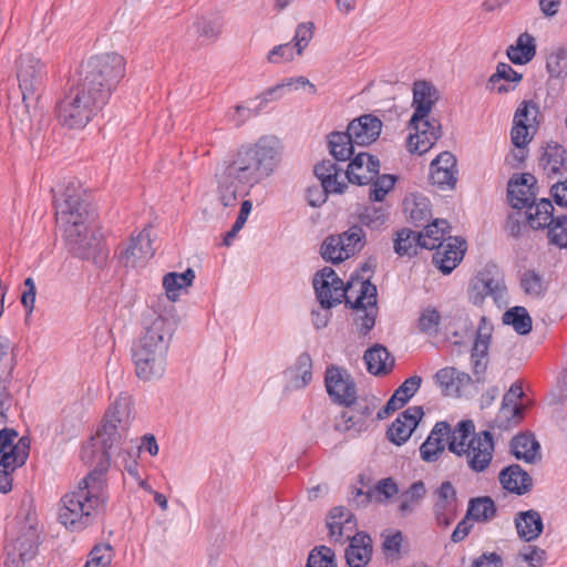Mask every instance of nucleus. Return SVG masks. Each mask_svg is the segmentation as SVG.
<instances>
[{
	"label": "nucleus",
	"mask_w": 567,
	"mask_h": 567,
	"mask_svg": "<svg viewBox=\"0 0 567 567\" xmlns=\"http://www.w3.org/2000/svg\"><path fill=\"white\" fill-rule=\"evenodd\" d=\"M324 385L330 399L340 405L350 406L357 399V385L351 374L337 365H330L324 373Z\"/></svg>",
	"instance_id": "nucleus-11"
},
{
	"label": "nucleus",
	"mask_w": 567,
	"mask_h": 567,
	"mask_svg": "<svg viewBox=\"0 0 567 567\" xmlns=\"http://www.w3.org/2000/svg\"><path fill=\"white\" fill-rule=\"evenodd\" d=\"M474 423L471 420L461 421L454 427L451 429L449 437V450L457 456H462V452L466 449V444L470 441L471 434L474 432Z\"/></svg>",
	"instance_id": "nucleus-44"
},
{
	"label": "nucleus",
	"mask_w": 567,
	"mask_h": 567,
	"mask_svg": "<svg viewBox=\"0 0 567 567\" xmlns=\"http://www.w3.org/2000/svg\"><path fill=\"white\" fill-rule=\"evenodd\" d=\"M313 37V23L305 22L298 24L292 39L293 47L297 49V54H302L303 50L308 47Z\"/></svg>",
	"instance_id": "nucleus-57"
},
{
	"label": "nucleus",
	"mask_w": 567,
	"mask_h": 567,
	"mask_svg": "<svg viewBox=\"0 0 567 567\" xmlns=\"http://www.w3.org/2000/svg\"><path fill=\"white\" fill-rule=\"evenodd\" d=\"M396 177L391 174H378L377 177L370 183V199L374 202H382L386 194L394 187Z\"/></svg>",
	"instance_id": "nucleus-52"
},
{
	"label": "nucleus",
	"mask_w": 567,
	"mask_h": 567,
	"mask_svg": "<svg viewBox=\"0 0 567 567\" xmlns=\"http://www.w3.org/2000/svg\"><path fill=\"white\" fill-rule=\"evenodd\" d=\"M450 224L446 219H435L426 225L423 231L417 233L420 237L421 248L434 249L447 239Z\"/></svg>",
	"instance_id": "nucleus-36"
},
{
	"label": "nucleus",
	"mask_w": 567,
	"mask_h": 567,
	"mask_svg": "<svg viewBox=\"0 0 567 567\" xmlns=\"http://www.w3.org/2000/svg\"><path fill=\"white\" fill-rule=\"evenodd\" d=\"M503 322L509 324L518 334H528L532 331L533 321L526 308L516 306L503 315Z\"/></svg>",
	"instance_id": "nucleus-46"
},
{
	"label": "nucleus",
	"mask_w": 567,
	"mask_h": 567,
	"mask_svg": "<svg viewBox=\"0 0 567 567\" xmlns=\"http://www.w3.org/2000/svg\"><path fill=\"white\" fill-rule=\"evenodd\" d=\"M285 377L292 388L302 389L312 379V360L309 353H301L295 364L285 371Z\"/></svg>",
	"instance_id": "nucleus-34"
},
{
	"label": "nucleus",
	"mask_w": 567,
	"mask_h": 567,
	"mask_svg": "<svg viewBox=\"0 0 567 567\" xmlns=\"http://www.w3.org/2000/svg\"><path fill=\"white\" fill-rule=\"evenodd\" d=\"M517 535L525 542L537 539L544 529L540 514L535 509L518 512L514 518Z\"/></svg>",
	"instance_id": "nucleus-31"
},
{
	"label": "nucleus",
	"mask_w": 567,
	"mask_h": 567,
	"mask_svg": "<svg viewBox=\"0 0 567 567\" xmlns=\"http://www.w3.org/2000/svg\"><path fill=\"white\" fill-rule=\"evenodd\" d=\"M39 533L37 528L28 526L18 537L7 545V567H23L27 561L33 559L38 551Z\"/></svg>",
	"instance_id": "nucleus-16"
},
{
	"label": "nucleus",
	"mask_w": 567,
	"mask_h": 567,
	"mask_svg": "<svg viewBox=\"0 0 567 567\" xmlns=\"http://www.w3.org/2000/svg\"><path fill=\"white\" fill-rule=\"evenodd\" d=\"M487 297H491L499 306L505 302L506 286L498 272L494 274L486 269L480 271L471 281L468 298L473 305L481 306Z\"/></svg>",
	"instance_id": "nucleus-10"
},
{
	"label": "nucleus",
	"mask_w": 567,
	"mask_h": 567,
	"mask_svg": "<svg viewBox=\"0 0 567 567\" xmlns=\"http://www.w3.org/2000/svg\"><path fill=\"white\" fill-rule=\"evenodd\" d=\"M106 103L105 95H96L78 82L58 103V120L69 128H83Z\"/></svg>",
	"instance_id": "nucleus-5"
},
{
	"label": "nucleus",
	"mask_w": 567,
	"mask_h": 567,
	"mask_svg": "<svg viewBox=\"0 0 567 567\" xmlns=\"http://www.w3.org/2000/svg\"><path fill=\"white\" fill-rule=\"evenodd\" d=\"M367 370L374 375L388 374L394 367V358L385 347L375 344L368 349L363 355Z\"/></svg>",
	"instance_id": "nucleus-33"
},
{
	"label": "nucleus",
	"mask_w": 567,
	"mask_h": 567,
	"mask_svg": "<svg viewBox=\"0 0 567 567\" xmlns=\"http://www.w3.org/2000/svg\"><path fill=\"white\" fill-rule=\"evenodd\" d=\"M420 247V237L414 230L402 228L395 233L393 248L400 257H412L417 254Z\"/></svg>",
	"instance_id": "nucleus-43"
},
{
	"label": "nucleus",
	"mask_w": 567,
	"mask_h": 567,
	"mask_svg": "<svg viewBox=\"0 0 567 567\" xmlns=\"http://www.w3.org/2000/svg\"><path fill=\"white\" fill-rule=\"evenodd\" d=\"M313 288L321 307L330 309L342 302L352 309L364 310L377 307V287L369 279H354L344 286L342 279L330 267L322 268L313 278Z\"/></svg>",
	"instance_id": "nucleus-4"
},
{
	"label": "nucleus",
	"mask_w": 567,
	"mask_h": 567,
	"mask_svg": "<svg viewBox=\"0 0 567 567\" xmlns=\"http://www.w3.org/2000/svg\"><path fill=\"white\" fill-rule=\"evenodd\" d=\"M341 241H343V251L346 256L352 257L359 252L365 245V233L359 225H352L346 231L339 234Z\"/></svg>",
	"instance_id": "nucleus-48"
},
{
	"label": "nucleus",
	"mask_w": 567,
	"mask_h": 567,
	"mask_svg": "<svg viewBox=\"0 0 567 567\" xmlns=\"http://www.w3.org/2000/svg\"><path fill=\"white\" fill-rule=\"evenodd\" d=\"M30 452V441L23 436L18 440L11 450L0 454V467L16 471L23 466L28 460Z\"/></svg>",
	"instance_id": "nucleus-37"
},
{
	"label": "nucleus",
	"mask_w": 567,
	"mask_h": 567,
	"mask_svg": "<svg viewBox=\"0 0 567 567\" xmlns=\"http://www.w3.org/2000/svg\"><path fill=\"white\" fill-rule=\"evenodd\" d=\"M176 326L175 318L167 315H156L144 321V330L132 346V360L140 380L151 381L164 375Z\"/></svg>",
	"instance_id": "nucleus-2"
},
{
	"label": "nucleus",
	"mask_w": 567,
	"mask_h": 567,
	"mask_svg": "<svg viewBox=\"0 0 567 567\" xmlns=\"http://www.w3.org/2000/svg\"><path fill=\"white\" fill-rule=\"evenodd\" d=\"M107 501L104 473L99 470L83 477L75 489L60 501L59 522L71 532H80L91 526Z\"/></svg>",
	"instance_id": "nucleus-3"
},
{
	"label": "nucleus",
	"mask_w": 567,
	"mask_h": 567,
	"mask_svg": "<svg viewBox=\"0 0 567 567\" xmlns=\"http://www.w3.org/2000/svg\"><path fill=\"white\" fill-rule=\"evenodd\" d=\"M124 58L117 53H106L92 56L86 61L79 82L94 94L105 95V101L109 102L113 90L124 78Z\"/></svg>",
	"instance_id": "nucleus-6"
},
{
	"label": "nucleus",
	"mask_w": 567,
	"mask_h": 567,
	"mask_svg": "<svg viewBox=\"0 0 567 567\" xmlns=\"http://www.w3.org/2000/svg\"><path fill=\"white\" fill-rule=\"evenodd\" d=\"M47 78L45 65L33 54H21L17 62V79L25 105L38 101Z\"/></svg>",
	"instance_id": "nucleus-9"
},
{
	"label": "nucleus",
	"mask_w": 567,
	"mask_h": 567,
	"mask_svg": "<svg viewBox=\"0 0 567 567\" xmlns=\"http://www.w3.org/2000/svg\"><path fill=\"white\" fill-rule=\"evenodd\" d=\"M513 123L514 125L511 132L512 142L516 147L523 148L530 142L535 131L527 127L526 125H523L520 120H518V123Z\"/></svg>",
	"instance_id": "nucleus-62"
},
{
	"label": "nucleus",
	"mask_w": 567,
	"mask_h": 567,
	"mask_svg": "<svg viewBox=\"0 0 567 567\" xmlns=\"http://www.w3.org/2000/svg\"><path fill=\"white\" fill-rule=\"evenodd\" d=\"M87 561L96 567H107L112 561V547L106 544L94 546Z\"/></svg>",
	"instance_id": "nucleus-61"
},
{
	"label": "nucleus",
	"mask_w": 567,
	"mask_h": 567,
	"mask_svg": "<svg viewBox=\"0 0 567 567\" xmlns=\"http://www.w3.org/2000/svg\"><path fill=\"white\" fill-rule=\"evenodd\" d=\"M153 255L150 233L143 230L132 236L127 246L120 251V261L125 267L137 268L145 266Z\"/></svg>",
	"instance_id": "nucleus-19"
},
{
	"label": "nucleus",
	"mask_w": 567,
	"mask_h": 567,
	"mask_svg": "<svg viewBox=\"0 0 567 567\" xmlns=\"http://www.w3.org/2000/svg\"><path fill=\"white\" fill-rule=\"evenodd\" d=\"M520 80L522 74L517 73L509 64L499 62L496 66V72L488 79L487 89L497 93H507L514 86H498V83L502 81L518 83Z\"/></svg>",
	"instance_id": "nucleus-42"
},
{
	"label": "nucleus",
	"mask_w": 567,
	"mask_h": 567,
	"mask_svg": "<svg viewBox=\"0 0 567 567\" xmlns=\"http://www.w3.org/2000/svg\"><path fill=\"white\" fill-rule=\"evenodd\" d=\"M535 183V177L528 173L509 181L507 195L513 208L523 209L534 204L537 196Z\"/></svg>",
	"instance_id": "nucleus-26"
},
{
	"label": "nucleus",
	"mask_w": 567,
	"mask_h": 567,
	"mask_svg": "<svg viewBox=\"0 0 567 567\" xmlns=\"http://www.w3.org/2000/svg\"><path fill=\"white\" fill-rule=\"evenodd\" d=\"M433 512L439 526L449 527L456 518L457 497L451 482H443L434 492Z\"/></svg>",
	"instance_id": "nucleus-18"
},
{
	"label": "nucleus",
	"mask_w": 567,
	"mask_h": 567,
	"mask_svg": "<svg viewBox=\"0 0 567 567\" xmlns=\"http://www.w3.org/2000/svg\"><path fill=\"white\" fill-rule=\"evenodd\" d=\"M195 271L188 268L182 274L168 272L163 278V287L169 300L175 301L179 297V291L193 285Z\"/></svg>",
	"instance_id": "nucleus-39"
},
{
	"label": "nucleus",
	"mask_w": 567,
	"mask_h": 567,
	"mask_svg": "<svg viewBox=\"0 0 567 567\" xmlns=\"http://www.w3.org/2000/svg\"><path fill=\"white\" fill-rule=\"evenodd\" d=\"M380 172V161L368 153H359L349 163L346 177L351 184L368 185Z\"/></svg>",
	"instance_id": "nucleus-23"
},
{
	"label": "nucleus",
	"mask_w": 567,
	"mask_h": 567,
	"mask_svg": "<svg viewBox=\"0 0 567 567\" xmlns=\"http://www.w3.org/2000/svg\"><path fill=\"white\" fill-rule=\"evenodd\" d=\"M518 557L529 567H542L546 560V551L537 546L527 545L519 551Z\"/></svg>",
	"instance_id": "nucleus-60"
},
{
	"label": "nucleus",
	"mask_w": 567,
	"mask_h": 567,
	"mask_svg": "<svg viewBox=\"0 0 567 567\" xmlns=\"http://www.w3.org/2000/svg\"><path fill=\"white\" fill-rule=\"evenodd\" d=\"M520 286L526 295L535 297L542 295L544 290L542 277L533 270L523 274Z\"/></svg>",
	"instance_id": "nucleus-58"
},
{
	"label": "nucleus",
	"mask_w": 567,
	"mask_h": 567,
	"mask_svg": "<svg viewBox=\"0 0 567 567\" xmlns=\"http://www.w3.org/2000/svg\"><path fill=\"white\" fill-rule=\"evenodd\" d=\"M523 395L519 385L513 384L509 391L504 395L502 408L497 415L496 422L499 427H511L516 425L523 417V406L516 403V399Z\"/></svg>",
	"instance_id": "nucleus-29"
},
{
	"label": "nucleus",
	"mask_w": 567,
	"mask_h": 567,
	"mask_svg": "<svg viewBox=\"0 0 567 567\" xmlns=\"http://www.w3.org/2000/svg\"><path fill=\"white\" fill-rule=\"evenodd\" d=\"M506 53L514 64H526L536 54L535 39L528 33H523L515 44L508 47Z\"/></svg>",
	"instance_id": "nucleus-38"
},
{
	"label": "nucleus",
	"mask_w": 567,
	"mask_h": 567,
	"mask_svg": "<svg viewBox=\"0 0 567 567\" xmlns=\"http://www.w3.org/2000/svg\"><path fill=\"white\" fill-rule=\"evenodd\" d=\"M344 245L339 235H331L324 239L321 246V256L324 260L333 264L341 262L349 258L343 251Z\"/></svg>",
	"instance_id": "nucleus-49"
},
{
	"label": "nucleus",
	"mask_w": 567,
	"mask_h": 567,
	"mask_svg": "<svg viewBox=\"0 0 567 567\" xmlns=\"http://www.w3.org/2000/svg\"><path fill=\"white\" fill-rule=\"evenodd\" d=\"M282 145L275 136H262L256 143L239 147L216 171L217 192L225 207L235 206L239 196L277 171Z\"/></svg>",
	"instance_id": "nucleus-1"
},
{
	"label": "nucleus",
	"mask_w": 567,
	"mask_h": 567,
	"mask_svg": "<svg viewBox=\"0 0 567 567\" xmlns=\"http://www.w3.org/2000/svg\"><path fill=\"white\" fill-rule=\"evenodd\" d=\"M553 212L554 207L549 199L535 200L526 208V219L533 229L545 228L555 219Z\"/></svg>",
	"instance_id": "nucleus-35"
},
{
	"label": "nucleus",
	"mask_w": 567,
	"mask_h": 567,
	"mask_svg": "<svg viewBox=\"0 0 567 567\" xmlns=\"http://www.w3.org/2000/svg\"><path fill=\"white\" fill-rule=\"evenodd\" d=\"M328 144L331 155L340 162H346L354 153L352 138L348 131L346 132H332L328 135Z\"/></svg>",
	"instance_id": "nucleus-40"
},
{
	"label": "nucleus",
	"mask_w": 567,
	"mask_h": 567,
	"mask_svg": "<svg viewBox=\"0 0 567 567\" xmlns=\"http://www.w3.org/2000/svg\"><path fill=\"white\" fill-rule=\"evenodd\" d=\"M350 544L346 549V560L350 567L365 566L372 555V539L364 533H357L349 538Z\"/></svg>",
	"instance_id": "nucleus-30"
},
{
	"label": "nucleus",
	"mask_w": 567,
	"mask_h": 567,
	"mask_svg": "<svg viewBox=\"0 0 567 567\" xmlns=\"http://www.w3.org/2000/svg\"><path fill=\"white\" fill-rule=\"evenodd\" d=\"M104 419L112 420V423L130 426L132 420V399L127 394H121L109 408Z\"/></svg>",
	"instance_id": "nucleus-45"
},
{
	"label": "nucleus",
	"mask_w": 567,
	"mask_h": 567,
	"mask_svg": "<svg viewBox=\"0 0 567 567\" xmlns=\"http://www.w3.org/2000/svg\"><path fill=\"white\" fill-rule=\"evenodd\" d=\"M84 190L79 183H69L59 196H54L55 217L64 236L74 237L75 229L83 227L87 217Z\"/></svg>",
	"instance_id": "nucleus-7"
},
{
	"label": "nucleus",
	"mask_w": 567,
	"mask_h": 567,
	"mask_svg": "<svg viewBox=\"0 0 567 567\" xmlns=\"http://www.w3.org/2000/svg\"><path fill=\"white\" fill-rule=\"evenodd\" d=\"M467 466L475 473H482L488 468L494 456V440L489 431H481L473 434L462 452Z\"/></svg>",
	"instance_id": "nucleus-12"
},
{
	"label": "nucleus",
	"mask_w": 567,
	"mask_h": 567,
	"mask_svg": "<svg viewBox=\"0 0 567 567\" xmlns=\"http://www.w3.org/2000/svg\"><path fill=\"white\" fill-rule=\"evenodd\" d=\"M194 28L199 37L216 40L221 33L223 22L218 16L202 17L194 22Z\"/></svg>",
	"instance_id": "nucleus-50"
},
{
	"label": "nucleus",
	"mask_w": 567,
	"mask_h": 567,
	"mask_svg": "<svg viewBox=\"0 0 567 567\" xmlns=\"http://www.w3.org/2000/svg\"><path fill=\"white\" fill-rule=\"evenodd\" d=\"M451 434V425L445 422H436L431 430L426 440L420 446V455L424 462H436L445 447H449V437Z\"/></svg>",
	"instance_id": "nucleus-25"
},
{
	"label": "nucleus",
	"mask_w": 567,
	"mask_h": 567,
	"mask_svg": "<svg viewBox=\"0 0 567 567\" xmlns=\"http://www.w3.org/2000/svg\"><path fill=\"white\" fill-rule=\"evenodd\" d=\"M128 426L112 423L110 419H103L102 426L97 430L96 439L102 450L96 447V443L90 442L82 449L81 458L90 466L95 465L99 471H104L110 465L112 450L120 449L126 440Z\"/></svg>",
	"instance_id": "nucleus-8"
},
{
	"label": "nucleus",
	"mask_w": 567,
	"mask_h": 567,
	"mask_svg": "<svg viewBox=\"0 0 567 567\" xmlns=\"http://www.w3.org/2000/svg\"><path fill=\"white\" fill-rule=\"evenodd\" d=\"M409 126L414 131L408 138L406 147L410 153H426L442 136L441 123L436 118L427 116L413 122L412 116Z\"/></svg>",
	"instance_id": "nucleus-13"
},
{
	"label": "nucleus",
	"mask_w": 567,
	"mask_h": 567,
	"mask_svg": "<svg viewBox=\"0 0 567 567\" xmlns=\"http://www.w3.org/2000/svg\"><path fill=\"white\" fill-rule=\"evenodd\" d=\"M422 383V378L419 375H412L408 378L394 392L396 395L403 398V402L409 400L417 392Z\"/></svg>",
	"instance_id": "nucleus-64"
},
{
	"label": "nucleus",
	"mask_w": 567,
	"mask_h": 567,
	"mask_svg": "<svg viewBox=\"0 0 567 567\" xmlns=\"http://www.w3.org/2000/svg\"><path fill=\"white\" fill-rule=\"evenodd\" d=\"M293 48L290 42L276 45L269 51L267 61L274 64L292 61L295 56Z\"/></svg>",
	"instance_id": "nucleus-63"
},
{
	"label": "nucleus",
	"mask_w": 567,
	"mask_h": 567,
	"mask_svg": "<svg viewBox=\"0 0 567 567\" xmlns=\"http://www.w3.org/2000/svg\"><path fill=\"white\" fill-rule=\"evenodd\" d=\"M547 228L550 244L567 248V216L556 217Z\"/></svg>",
	"instance_id": "nucleus-55"
},
{
	"label": "nucleus",
	"mask_w": 567,
	"mask_h": 567,
	"mask_svg": "<svg viewBox=\"0 0 567 567\" xmlns=\"http://www.w3.org/2000/svg\"><path fill=\"white\" fill-rule=\"evenodd\" d=\"M75 236H64L72 252L82 259H92L102 264L107 258L102 239L94 231H89L86 225L75 229Z\"/></svg>",
	"instance_id": "nucleus-14"
},
{
	"label": "nucleus",
	"mask_w": 567,
	"mask_h": 567,
	"mask_svg": "<svg viewBox=\"0 0 567 567\" xmlns=\"http://www.w3.org/2000/svg\"><path fill=\"white\" fill-rule=\"evenodd\" d=\"M538 114V109L535 104H530L528 102H523V104L516 110L513 122H517L520 120L523 125L536 131V117Z\"/></svg>",
	"instance_id": "nucleus-59"
},
{
	"label": "nucleus",
	"mask_w": 567,
	"mask_h": 567,
	"mask_svg": "<svg viewBox=\"0 0 567 567\" xmlns=\"http://www.w3.org/2000/svg\"><path fill=\"white\" fill-rule=\"evenodd\" d=\"M388 218L389 213L382 206H367L359 215L361 225L371 229H380L385 225Z\"/></svg>",
	"instance_id": "nucleus-51"
},
{
	"label": "nucleus",
	"mask_w": 567,
	"mask_h": 567,
	"mask_svg": "<svg viewBox=\"0 0 567 567\" xmlns=\"http://www.w3.org/2000/svg\"><path fill=\"white\" fill-rule=\"evenodd\" d=\"M499 483L503 488L516 495L528 493L533 487L530 475L520 465L512 464L499 472Z\"/></svg>",
	"instance_id": "nucleus-27"
},
{
	"label": "nucleus",
	"mask_w": 567,
	"mask_h": 567,
	"mask_svg": "<svg viewBox=\"0 0 567 567\" xmlns=\"http://www.w3.org/2000/svg\"><path fill=\"white\" fill-rule=\"evenodd\" d=\"M437 97V90L430 82H414L412 101V106L414 107L413 122L427 117Z\"/></svg>",
	"instance_id": "nucleus-28"
},
{
	"label": "nucleus",
	"mask_w": 567,
	"mask_h": 567,
	"mask_svg": "<svg viewBox=\"0 0 567 567\" xmlns=\"http://www.w3.org/2000/svg\"><path fill=\"white\" fill-rule=\"evenodd\" d=\"M348 410L342 411L334 420V430L340 433L352 432L359 434L368 429V421L373 413L377 404L374 400H354Z\"/></svg>",
	"instance_id": "nucleus-15"
},
{
	"label": "nucleus",
	"mask_w": 567,
	"mask_h": 567,
	"mask_svg": "<svg viewBox=\"0 0 567 567\" xmlns=\"http://www.w3.org/2000/svg\"><path fill=\"white\" fill-rule=\"evenodd\" d=\"M434 249L433 262L443 274H450L463 259L466 241L458 237L449 236L446 243Z\"/></svg>",
	"instance_id": "nucleus-24"
},
{
	"label": "nucleus",
	"mask_w": 567,
	"mask_h": 567,
	"mask_svg": "<svg viewBox=\"0 0 567 567\" xmlns=\"http://www.w3.org/2000/svg\"><path fill=\"white\" fill-rule=\"evenodd\" d=\"M426 494V487L423 481L414 482L400 496L399 513L402 516L412 514L420 505Z\"/></svg>",
	"instance_id": "nucleus-41"
},
{
	"label": "nucleus",
	"mask_w": 567,
	"mask_h": 567,
	"mask_svg": "<svg viewBox=\"0 0 567 567\" xmlns=\"http://www.w3.org/2000/svg\"><path fill=\"white\" fill-rule=\"evenodd\" d=\"M306 567H337L334 551L327 546L313 548L308 556Z\"/></svg>",
	"instance_id": "nucleus-53"
},
{
	"label": "nucleus",
	"mask_w": 567,
	"mask_h": 567,
	"mask_svg": "<svg viewBox=\"0 0 567 567\" xmlns=\"http://www.w3.org/2000/svg\"><path fill=\"white\" fill-rule=\"evenodd\" d=\"M423 415L424 412L422 406L408 408L405 411L400 413L389 426L386 431L388 440L398 446L406 443Z\"/></svg>",
	"instance_id": "nucleus-20"
},
{
	"label": "nucleus",
	"mask_w": 567,
	"mask_h": 567,
	"mask_svg": "<svg viewBox=\"0 0 567 567\" xmlns=\"http://www.w3.org/2000/svg\"><path fill=\"white\" fill-rule=\"evenodd\" d=\"M492 331L493 324L486 317H482L478 323L476 339L471 351L472 372L475 381L478 383L485 381Z\"/></svg>",
	"instance_id": "nucleus-17"
},
{
	"label": "nucleus",
	"mask_w": 567,
	"mask_h": 567,
	"mask_svg": "<svg viewBox=\"0 0 567 567\" xmlns=\"http://www.w3.org/2000/svg\"><path fill=\"white\" fill-rule=\"evenodd\" d=\"M540 445L532 433H520L511 441V452L517 460L535 463L540 460Z\"/></svg>",
	"instance_id": "nucleus-32"
},
{
	"label": "nucleus",
	"mask_w": 567,
	"mask_h": 567,
	"mask_svg": "<svg viewBox=\"0 0 567 567\" xmlns=\"http://www.w3.org/2000/svg\"><path fill=\"white\" fill-rule=\"evenodd\" d=\"M329 537L334 543L343 544L357 529L354 515L346 507H333L327 517Z\"/></svg>",
	"instance_id": "nucleus-22"
},
{
	"label": "nucleus",
	"mask_w": 567,
	"mask_h": 567,
	"mask_svg": "<svg viewBox=\"0 0 567 567\" xmlns=\"http://www.w3.org/2000/svg\"><path fill=\"white\" fill-rule=\"evenodd\" d=\"M466 515L477 522H487L496 515L495 503L488 496L472 498Z\"/></svg>",
	"instance_id": "nucleus-47"
},
{
	"label": "nucleus",
	"mask_w": 567,
	"mask_h": 567,
	"mask_svg": "<svg viewBox=\"0 0 567 567\" xmlns=\"http://www.w3.org/2000/svg\"><path fill=\"white\" fill-rule=\"evenodd\" d=\"M430 181L439 189H453L457 182V171H446V168H436L430 165Z\"/></svg>",
	"instance_id": "nucleus-54"
},
{
	"label": "nucleus",
	"mask_w": 567,
	"mask_h": 567,
	"mask_svg": "<svg viewBox=\"0 0 567 567\" xmlns=\"http://www.w3.org/2000/svg\"><path fill=\"white\" fill-rule=\"evenodd\" d=\"M382 121L373 114H363L352 120L347 131L352 138V143L359 146H368L375 142L382 131Z\"/></svg>",
	"instance_id": "nucleus-21"
},
{
	"label": "nucleus",
	"mask_w": 567,
	"mask_h": 567,
	"mask_svg": "<svg viewBox=\"0 0 567 567\" xmlns=\"http://www.w3.org/2000/svg\"><path fill=\"white\" fill-rule=\"evenodd\" d=\"M441 324L440 312L432 307L425 308L417 320L419 329L426 334H436Z\"/></svg>",
	"instance_id": "nucleus-56"
}]
</instances>
